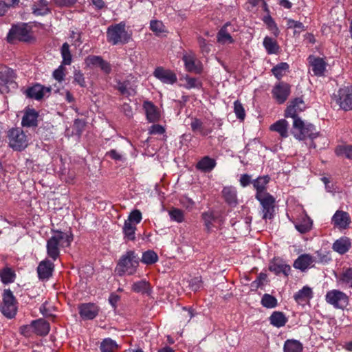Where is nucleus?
<instances>
[{"label": "nucleus", "instance_id": "49530a36", "mask_svg": "<svg viewBox=\"0 0 352 352\" xmlns=\"http://www.w3.org/2000/svg\"><path fill=\"white\" fill-rule=\"evenodd\" d=\"M150 289L148 282L146 280H140L134 283L132 285V290L137 293L145 294L148 293Z\"/></svg>", "mask_w": 352, "mask_h": 352}, {"label": "nucleus", "instance_id": "a18cd8bd", "mask_svg": "<svg viewBox=\"0 0 352 352\" xmlns=\"http://www.w3.org/2000/svg\"><path fill=\"white\" fill-rule=\"evenodd\" d=\"M261 305L268 309L274 308L277 306V300L272 295L265 294L261 298Z\"/></svg>", "mask_w": 352, "mask_h": 352}, {"label": "nucleus", "instance_id": "4d7b16f0", "mask_svg": "<svg viewBox=\"0 0 352 352\" xmlns=\"http://www.w3.org/2000/svg\"><path fill=\"white\" fill-rule=\"evenodd\" d=\"M129 85V81H119L116 86V89L120 92L122 95H129V91L128 90Z\"/></svg>", "mask_w": 352, "mask_h": 352}, {"label": "nucleus", "instance_id": "774afa93", "mask_svg": "<svg viewBox=\"0 0 352 352\" xmlns=\"http://www.w3.org/2000/svg\"><path fill=\"white\" fill-rule=\"evenodd\" d=\"M164 132V128L160 124H153L150 129V133L151 134H163Z\"/></svg>", "mask_w": 352, "mask_h": 352}, {"label": "nucleus", "instance_id": "cd10ccee", "mask_svg": "<svg viewBox=\"0 0 352 352\" xmlns=\"http://www.w3.org/2000/svg\"><path fill=\"white\" fill-rule=\"evenodd\" d=\"M216 166V161L208 156L201 158L196 164V168L204 172H210Z\"/></svg>", "mask_w": 352, "mask_h": 352}, {"label": "nucleus", "instance_id": "de8ad7c7", "mask_svg": "<svg viewBox=\"0 0 352 352\" xmlns=\"http://www.w3.org/2000/svg\"><path fill=\"white\" fill-rule=\"evenodd\" d=\"M168 214L170 219L177 223H182L184 221V212L180 209L173 208L168 211Z\"/></svg>", "mask_w": 352, "mask_h": 352}, {"label": "nucleus", "instance_id": "ea45409f", "mask_svg": "<svg viewBox=\"0 0 352 352\" xmlns=\"http://www.w3.org/2000/svg\"><path fill=\"white\" fill-rule=\"evenodd\" d=\"M140 261L147 265H153L158 261V256L153 250H148L143 252Z\"/></svg>", "mask_w": 352, "mask_h": 352}, {"label": "nucleus", "instance_id": "58836bf2", "mask_svg": "<svg viewBox=\"0 0 352 352\" xmlns=\"http://www.w3.org/2000/svg\"><path fill=\"white\" fill-rule=\"evenodd\" d=\"M32 10L33 13L36 15H44L50 12L46 0H39L38 3L34 4Z\"/></svg>", "mask_w": 352, "mask_h": 352}, {"label": "nucleus", "instance_id": "e433bc0d", "mask_svg": "<svg viewBox=\"0 0 352 352\" xmlns=\"http://www.w3.org/2000/svg\"><path fill=\"white\" fill-rule=\"evenodd\" d=\"M284 352H302V344L296 340H287L283 347Z\"/></svg>", "mask_w": 352, "mask_h": 352}, {"label": "nucleus", "instance_id": "ddd939ff", "mask_svg": "<svg viewBox=\"0 0 352 352\" xmlns=\"http://www.w3.org/2000/svg\"><path fill=\"white\" fill-rule=\"evenodd\" d=\"M79 315L83 320H93L99 312V307L94 303H82L78 306Z\"/></svg>", "mask_w": 352, "mask_h": 352}, {"label": "nucleus", "instance_id": "20e7f679", "mask_svg": "<svg viewBox=\"0 0 352 352\" xmlns=\"http://www.w3.org/2000/svg\"><path fill=\"white\" fill-rule=\"evenodd\" d=\"M108 42L113 45L119 43L125 44L129 42L130 35L125 30V23H120L108 27L107 31Z\"/></svg>", "mask_w": 352, "mask_h": 352}, {"label": "nucleus", "instance_id": "7c9ffc66", "mask_svg": "<svg viewBox=\"0 0 352 352\" xmlns=\"http://www.w3.org/2000/svg\"><path fill=\"white\" fill-rule=\"evenodd\" d=\"M190 126L193 132H199L203 136H206L212 132L211 129L206 128L201 120L197 118H192Z\"/></svg>", "mask_w": 352, "mask_h": 352}, {"label": "nucleus", "instance_id": "3c124183", "mask_svg": "<svg viewBox=\"0 0 352 352\" xmlns=\"http://www.w3.org/2000/svg\"><path fill=\"white\" fill-rule=\"evenodd\" d=\"M150 28L156 35H159L160 34L165 32L163 23L157 20L151 21Z\"/></svg>", "mask_w": 352, "mask_h": 352}, {"label": "nucleus", "instance_id": "a878e982", "mask_svg": "<svg viewBox=\"0 0 352 352\" xmlns=\"http://www.w3.org/2000/svg\"><path fill=\"white\" fill-rule=\"evenodd\" d=\"M38 116V113L35 109L27 110L22 118V125L28 127L36 126Z\"/></svg>", "mask_w": 352, "mask_h": 352}, {"label": "nucleus", "instance_id": "f257e3e1", "mask_svg": "<svg viewBox=\"0 0 352 352\" xmlns=\"http://www.w3.org/2000/svg\"><path fill=\"white\" fill-rule=\"evenodd\" d=\"M305 109V104L301 98H296L291 101L287 107L285 116L291 117L294 119L292 133L299 140H304L307 138L313 140L318 136L319 133L316 131V127L311 123L305 124L300 118L298 113Z\"/></svg>", "mask_w": 352, "mask_h": 352}, {"label": "nucleus", "instance_id": "9b49d317", "mask_svg": "<svg viewBox=\"0 0 352 352\" xmlns=\"http://www.w3.org/2000/svg\"><path fill=\"white\" fill-rule=\"evenodd\" d=\"M29 38V31L25 24L13 25L7 36V41L13 43L15 40L26 41Z\"/></svg>", "mask_w": 352, "mask_h": 352}, {"label": "nucleus", "instance_id": "0e129e2a", "mask_svg": "<svg viewBox=\"0 0 352 352\" xmlns=\"http://www.w3.org/2000/svg\"><path fill=\"white\" fill-rule=\"evenodd\" d=\"M198 43L202 52L208 53L210 52V46L205 38L199 37Z\"/></svg>", "mask_w": 352, "mask_h": 352}, {"label": "nucleus", "instance_id": "09e8293b", "mask_svg": "<svg viewBox=\"0 0 352 352\" xmlns=\"http://www.w3.org/2000/svg\"><path fill=\"white\" fill-rule=\"evenodd\" d=\"M202 219L204 221V226L208 232H210L212 228V223L215 221L216 217L213 212H207L202 214Z\"/></svg>", "mask_w": 352, "mask_h": 352}, {"label": "nucleus", "instance_id": "aec40b11", "mask_svg": "<svg viewBox=\"0 0 352 352\" xmlns=\"http://www.w3.org/2000/svg\"><path fill=\"white\" fill-rule=\"evenodd\" d=\"M182 60L184 63L185 68L188 72H193L197 74H200L202 72V66L199 63H197L194 55L185 54L183 56Z\"/></svg>", "mask_w": 352, "mask_h": 352}, {"label": "nucleus", "instance_id": "412c9836", "mask_svg": "<svg viewBox=\"0 0 352 352\" xmlns=\"http://www.w3.org/2000/svg\"><path fill=\"white\" fill-rule=\"evenodd\" d=\"M332 222L334 226L340 228H346L351 223V219L346 212L337 210L332 217Z\"/></svg>", "mask_w": 352, "mask_h": 352}, {"label": "nucleus", "instance_id": "338daca9", "mask_svg": "<svg viewBox=\"0 0 352 352\" xmlns=\"http://www.w3.org/2000/svg\"><path fill=\"white\" fill-rule=\"evenodd\" d=\"M54 1L58 6L69 7L74 5L77 0H54Z\"/></svg>", "mask_w": 352, "mask_h": 352}, {"label": "nucleus", "instance_id": "e2e57ef3", "mask_svg": "<svg viewBox=\"0 0 352 352\" xmlns=\"http://www.w3.org/2000/svg\"><path fill=\"white\" fill-rule=\"evenodd\" d=\"M191 289L194 292H196L201 287V280L199 277H195L190 280L189 284Z\"/></svg>", "mask_w": 352, "mask_h": 352}, {"label": "nucleus", "instance_id": "5701e85b", "mask_svg": "<svg viewBox=\"0 0 352 352\" xmlns=\"http://www.w3.org/2000/svg\"><path fill=\"white\" fill-rule=\"evenodd\" d=\"M222 197L230 206L234 207L238 204L236 190L232 186L224 187L222 190Z\"/></svg>", "mask_w": 352, "mask_h": 352}, {"label": "nucleus", "instance_id": "f704fd0d", "mask_svg": "<svg viewBox=\"0 0 352 352\" xmlns=\"http://www.w3.org/2000/svg\"><path fill=\"white\" fill-rule=\"evenodd\" d=\"M228 25V23L225 24L217 33V41L221 44L234 43V39L227 30Z\"/></svg>", "mask_w": 352, "mask_h": 352}, {"label": "nucleus", "instance_id": "a19ab883", "mask_svg": "<svg viewBox=\"0 0 352 352\" xmlns=\"http://www.w3.org/2000/svg\"><path fill=\"white\" fill-rule=\"evenodd\" d=\"M289 68V66L287 63H280L274 66L271 71L274 76L278 80H280L285 74L286 72L288 71Z\"/></svg>", "mask_w": 352, "mask_h": 352}, {"label": "nucleus", "instance_id": "bb28decb", "mask_svg": "<svg viewBox=\"0 0 352 352\" xmlns=\"http://www.w3.org/2000/svg\"><path fill=\"white\" fill-rule=\"evenodd\" d=\"M288 122L285 119H281L272 124L270 129L277 132L282 138H286L288 137Z\"/></svg>", "mask_w": 352, "mask_h": 352}, {"label": "nucleus", "instance_id": "052dcab7", "mask_svg": "<svg viewBox=\"0 0 352 352\" xmlns=\"http://www.w3.org/2000/svg\"><path fill=\"white\" fill-rule=\"evenodd\" d=\"M267 278V274L265 273H260L257 278L252 283V287L256 289L263 285V281Z\"/></svg>", "mask_w": 352, "mask_h": 352}, {"label": "nucleus", "instance_id": "c85d7f7f", "mask_svg": "<svg viewBox=\"0 0 352 352\" xmlns=\"http://www.w3.org/2000/svg\"><path fill=\"white\" fill-rule=\"evenodd\" d=\"M270 324L274 327L280 328L284 327L288 321L286 316L281 311H274L269 318Z\"/></svg>", "mask_w": 352, "mask_h": 352}, {"label": "nucleus", "instance_id": "13d9d810", "mask_svg": "<svg viewBox=\"0 0 352 352\" xmlns=\"http://www.w3.org/2000/svg\"><path fill=\"white\" fill-rule=\"evenodd\" d=\"M64 70L65 68L63 65L59 66L58 69L54 71L53 77L58 82H62L65 77Z\"/></svg>", "mask_w": 352, "mask_h": 352}, {"label": "nucleus", "instance_id": "680f3d73", "mask_svg": "<svg viewBox=\"0 0 352 352\" xmlns=\"http://www.w3.org/2000/svg\"><path fill=\"white\" fill-rule=\"evenodd\" d=\"M85 126V122L81 119H76L74 122V127L78 134H81Z\"/></svg>", "mask_w": 352, "mask_h": 352}, {"label": "nucleus", "instance_id": "b1692460", "mask_svg": "<svg viewBox=\"0 0 352 352\" xmlns=\"http://www.w3.org/2000/svg\"><path fill=\"white\" fill-rule=\"evenodd\" d=\"M270 177L269 175H264L257 177L252 182L253 186L256 190V196L269 194L266 190V186L270 182Z\"/></svg>", "mask_w": 352, "mask_h": 352}, {"label": "nucleus", "instance_id": "f8f14e48", "mask_svg": "<svg viewBox=\"0 0 352 352\" xmlns=\"http://www.w3.org/2000/svg\"><path fill=\"white\" fill-rule=\"evenodd\" d=\"M51 90V87H45L37 83L26 89L24 94L28 98L41 100L46 94H50Z\"/></svg>", "mask_w": 352, "mask_h": 352}, {"label": "nucleus", "instance_id": "603ef678", "mask_svg": "<svg viewBox=\"0 0 352 352\" xmlns=\"http://www.w3.org/2000/svg\"><path fill=\"white\" fill-rule=\"evenodd\" d=\"M186 88L188 89H192V88H201L202 87V82L198 80L197 78H192L186 76Z\"/></svg>", "mask_w": 352, "mask_h": 352}, {"label": "nucleus", "instance_id": "4be33fe9", "mask_svg": "<svg viewBox=\"0 0 352 352\" xmlns=\"http://www.w3.org/2000/svg\"><path fill=\"white\" fill-rule=\"evenodd\" d=\"M146 118L150 122H157L160 118V114L157 108L150 101H145L143 104Z\"/></svg>", "mask_w": 352, "mask_h": 352}, {"label": "nucleus", "instance_id": "37998d69", "mask_svg": "<svg viewBox=\"0 0 352 352\" xmlns=\"http://www.w3.org/2000/svg\"><path fill=\"white\" fill-rule=\"evenodd\" d=\"M339 280L352 289V267L344 269L340 275Z\"/></svg>", "mask_w": 352, "mask_h": 352}, {"label": "nucleus", "instance_id": "c9c22d12", "mask_svg": "<svg viewBox=\"0 0 352 352\" xmlns=\"http://www.w3.org/2000/svg\"><path fill=\"white\" fill-rule=\"evenodd\" d=\"M263 46L269 54H277L279 50V46L277 41L269 36L265 37L263 40Z\"/></svg>", "mask_w": 352, "mask_h": 352}, {"label": "nucleus", "instance_id": "a211bd4d", "mask_svg": "<svg viewBox=\"0 0 352 352\" xmlns=\"http://www.w3.org/2000/svg\"><path fill=\"white\" fill-rule=\"evenodd\" d=\"M315 258L309 254L300 255L294 262V268L300 270L302 272L306 271L309 267H314Z\"/></svg>", "mask_w": 352, "mask_h": 352}, {"label": "nucleus", "instance_id": "7ed1b4c3", "mask_svg": "<svg viewBox=\"0 0 352 352\" xmlns=\"http://www.w3.org/2000/svg\"><path fill=\"white\" fill-rule=\"evenodd\" d=\"M139 262L140 258L135 251L129 250L120 258L115 271L119 276L133 275L137 271Z\"/></svg>", "mask_w": 352, "mask_h": 352}, {"label": "nucleus", "instance_id": "8fccbe9b", "mask_svg": "<svg viewBox=\"0 0 352 352\" xmlns=\"http://www.w3.org/2000/svg\"><path fill=\"white\" fill-rule=\"evenodd\" d=\"M234 111L236 114V116L240 120H243L245 117V111L243 104L240 101L236 100L234 102Z\"/></svg>", "mask_w": 352, "mask_h": 352}, {"label": "nucleus", "instance_id": "79ce46f5", "mask_svg": "<svg viewBox=\"0 0 352 352\" xmlns=\"http://www.w3.org/2000/svg\"><path fill=\"white\" fill-rule=\"evenodd\" d=\"M117 343L111 338H105L100 344L101 352H113L118 348Z\"/></svg>", "mask_w": 352, "mask_h": 352}, {"label": "nucleus", "instance_id": "6ab92c4d", "mask_svg": "<svg viewBox=\"0 0 352 352\" xmlns=\"http://www.w3.org/2000/svg\"><path fill=\"white\" fill-rule=\"evenodd\" d=\"M54 263L50 260H44L38 264L37 267V273L39 279H48L52 275L54 270Z\"/></svg>", "mask_w": 352, "mask_h": 352}, {"label": "nucleus", "instance_id": "2eb2a0df", "mask_svg": "<svg viewBox=\"0 0 352 352\" xmlns=\"http://www.w3.org/2000/svg\"><path fill=\"white\" fill-rule=\"evenodd\" d=\"M16 74L14 71L5 65L0 64V84L3 85H16Z\"/></svg>", "mask_w": 352, "mask_h": 352}, {"label": "nucleus", "instance_id": "473e14b6", "mask_svg": "<svg viewBox=\"0 0 352 352\" xmlns=\"http://www.w3.org/2000/svg\"><path fill=\"white\" fill-rule=\"evenodd\" d=\"M312 297V290L308 286L303 287L294 296L298 303L305 302Z\"/></svg>", "mask_w": 352, "mask_h": 352}, {"label": "nucleus", "instance_id": "0eeeda50", "mask_svg": "<svg viewBox=\"0 0 352 352\" xmlns=\"http://www.w3.org/2000/svg\"><path fill=\"white\" fill-rule=\"evenodd\" d=\"M9 145L16 151L24 149L28 146L27 136L19 128L12 129L8 133Z\"/></svg>", "mask_w": 352, "mask_h": 352}, {"label": "nucleus", "instance_id": "f03ea898", "mask_svg": "<svg viewBox=\"0 0 352 352\" xmlns=\"http://www.w3.org/2000/svg\"><path fill=\"white\" fill-rule=\"evenodd\" d=\"M52 232L54 235L47 241V253L50 258L56 261L60 255L59 247L69 246L73 240V236L59 230H52Z\"/></svg>", "mask_w": 352, "mask_h": 352}, {"label": "nucleus", "instance_id": "9d476101", "mask_svg": "<svg viewBox=\"0 0 352 352\" xmlns=\"http://www.w3.org/2000/svg\"><path fill=\"white\" fill-rule=\"evenodd\" d=\"M291 93V85L285 82L280 81L273 87L272 94L273 98L278 104L284 103Z\"/></svg>", "mask_w": 352, "mask_h": 352}, {"label": "nucleus", "instance_id": "4468645a", "mask_svg": "<svg viewBox=\"0 0 352 352\" xmlns=\"http://www.w3.org/2000/svg\"><path fill=\"white\" fill-rule=\"evenodd\" d=\"M269 270L274 272L276 275H279L282 273L285 276L287 277L291 272V267L282 259L274 258L270 263Z\"/></svg>", "mask_w": 352, "mask_h": 352}, {"label": "nucleus", "instance_id": "6e6552de", "mask_svg": "<svg viewBox=\"0 0 352 352\" xmlns=\"http://www.w3.org/2000/svg\"><path fill=\"white\" fill-rule=\"evenodd\" d=\"M16 300L10 291L5 289L3 294V305L1 312L8 318H12L16 314Z\"/></svg>", "mask_w": 352, "mask_h": 352}, {"label": "nucleus", "instance_id": "f3484780", "mask_svg": "<svg viewBox=\"0 0 352 352\" xmlns=\"http://www.w3.org/2000/svg\"><path fill=\"white\" fill-rule=\"evenodd\" d=\"M307 60L315 76H321L324 75L327 63L322 58L310 55Z\"/></svg>", "mask_w": 352, "mask_h": 352}, {"label": "nucleus", "instance_id": "39448f33", "mask_svg": "<svg viewBox=\"0 0 352 352\" xmlns=\"http://www.w3.org/2000/svg\"><path fill=\"white\" fill-rule=\"evenodd\" d=\"M334 98L340 108L345 111H352V86H344L340 87Z\"/></svg>", "mask_w": 352, "mask_h": 352}, {"label": "nucleus", "instance_id": "bf43d9fd", "mask_svg": "<svg viewBox=\"0 0 352 352\" xmlns=\"http://www.w3.org/2000/svg\"><path fill=\"white\" fill-rule=\"evenodd\" d=\"M102 59L103 58L99 56H89L87 58L86 61L88 65L99 67Z\"/></svg>", "mask_w": 352, "mask_h": 352}, {"label": "nucleus", "instance_id": "1a4fd4ad", "mask_svg": "<svg viewBox=\"0 0 352 352\" xmlns=\"http://www.w3.org/2000/svg\"><path fill=\"white\" fill-rule=\"evenodd\" d=\"M256 199L260 202L262 206V210L263 212V218L265 219H271L274 217L275 199L270 194L265 195H258L256 196Z\"/></svg>", "mask_w": 352, "mask_h": 352}, {"label": "nucleus", "instance_id": "6e6d98bb", "mask_svg": "<svg viewBox=\"0 0 352 352\" xmlns=\"http://www.w3.org/2000/svg\"><path fill=\"white\" fill-rule=\"evenodd\" d=\"M311 222L309 220H307L303 223L296 224L295 227L300 233L305 234L311 230Z\"/></svg>", "mask_w": 352, "mask_h": 352}, {"label": "nucleus", "instance_id": "423d86ee", "mask_svg": "<svg viewBox=\"0 0 352 352\" xmlns=\"http://www.w3.org/2000/svg\"><path fill=\"white\" fill-rule=\"evenodd\" d=\"M325 300L327 303L333 305V307L340 309H344L348 305L349 301V296L338 289L327 292Z\"/></svg>", "mask_w": 352, "mask_h": 352}, {"label": "nucleus", "instance_id": "864d4df0", "mask_svg": "<svg viewBox=\"0 0 352 352\" xmlns=\"http://www.w3.org/2000/svg\"><path fill=\"white\" fill-rule=\"evenodd\" d=\"M142 219V213L139 210H133L129 215L128 219L125 221H130L131 223L134 222L135 224L139 223Z\"/></svg>", "mask_w": 352, "mask_h": 352}, {"label": "nucleus", "instance_id": "5fc2aeb1", "mask_svg": "<svg viewBox=\"0 0 352 352\" xmlns=\"http://www.w3.org/2000/svg\"><path fill=\"white\" fill-rule=\"evenodd\" d=\"M74 82L79 85L81 87H85L86 86L84 74L80 70L74 71Z\"/></svg>", "mask_w": 352, "mask_h": 352}, {"label": "nucleus", "instance_id": "c756f323", "mask_svg": "<svg viewBox=\"0 0 352 352\" xmlns=\"http://www.w3.org/2000/svg\"><path fill=\"white\" fill-rule=\"evenodd\" d=\"M32 327L35 333L39 336H45L50 331V324L43 320L32 321Z\"/></svg>", "mask_w": 352, "mask_h": 352}, {"label": "nucleus", "instance_id": "c03bdc74", "mask_svg": "<svg viewBox=\"0 0 352 352\" xmlns=\"http://www.w3.org/2000/svg\"><path fill=\"white\" fill-rule=\"evenodd\" d=\"M60 52L63 57L62 64L65 65H69L72 63V56L69 50V45L67 43H64L63 44Z\"/></svg>", "mask_w": 352, "mask_h": 352}, {"label": "nucleus", "instance_id": "393cba45", "mask_svg": "<svg viewBox=\"0 0 352 352\" xmlns=\"http://www.w3.org/2000/svg\"><path fill=\"white\" fill-rule=\"evenodd\" d=\"M351 247V240L346 236L341 237L336 240L333 244V250L340 254H344L349 250Z\"/></svg>", "mask_w": 352, "mask_h": 352}, {"label": "nucleus", "instance_id": "72a5a7b5", "mask_svg": "<svg viewBox=\"0 0 352 352\" xmlns=\"http://www.w3.org/2000/svg\"><path fill=\"white\" fill-rule=\"evenodd\" d=\"M16 274L14 270L9 267L0 270L1 280L4 284H9L14 281Z\"/></svg>", "mask_w": 352, "mask_h": 352}, {"label": "nucleus", "instance_id": "4c0bfd02", "mask_svg": "<svg viewBox=\"0 0 352 352\" xmlns=\"http://www.w3.org/2000/svg\"><path fill=\"white\" fill-rule=\"evenodd\" d=\"M122 229L125 239L129 241L135 239V225H133L130 221H124Z\"/></svg>", "mask_w": 352, "mask_h": 352}, {"label": "nucleus", "instance_id": "69168bd1", "mask_svg": "<svg viewBox=\"0 0 352 352\" xmlns=\"http://www.w3.org/2000/svg\"><path fill=\"white\" fill-rule=\"evenodd\" d=\"M287 25L289 28H297L304 30L305 27L303 24L300 21H296L293 19H288L287 21Z\"/></svg>", "mask_w": 352, "mask_h": 352}, {"label": "nucleus", "instance_id": "dca6fc26", "mask_svg": "<svg viewBox=\"0 0 352 352\" xmlns=\"http://www.w3.org/2000/svg\"><path fill=\"white\" fill-rule=\"evenodd\" d=\"M153 75L164 83L173 84L177 80L173 72L169 69H165L162 67H157L155 69Z\"/></svg>", "mask_w": 352, "mask_h": 352}, {"label": "nucleus", "instance_id": "2f4dec72", "mask_svg": "<svg viewBox=\"0 0 352 352\" xmlns=\"http://www.w3.org/2000/svg\"><path fill=\"white\" fill-rule=\"evenodd\" d=\"M335 154L338 157H345L349 160H352V145L341 144L335 148Z\"/></svg>", "mask_w": 352, "mask_h": 352}]
</instances>
